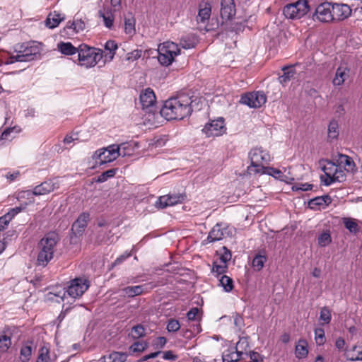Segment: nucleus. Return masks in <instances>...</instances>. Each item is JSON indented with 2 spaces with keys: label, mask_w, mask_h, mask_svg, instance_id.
I'll use <instances>...</instances> for the list:
<instances>
[{
  "label": "nucleus",
  "mask_w": 362,
  "mask_h": 362,
  "mask_svg": "<svg viewBox=\"0 0 362 362\" xmlns=\"http://www.w3.org/2000/svg\"><path fill=\"white\" fill-rule=\"evenodd\" d=\"M191 98L185 94L167 100L160 110L167 120L182 119L192 112Z\"/></svg>",
  "instance_id": "nucleus-1"
},
{
  "label": "nucleus",
  "mask_w": 362,
  "mask_h": 362,
  "mask_svg": "<svg viewBox=\"0 0 362 362\" xmlns=\"http://www.w3.org/2000/svg\"><path fill=\"white\" fill-rule=\"evenodd\" d=\"M59 237L56 233L52 232L46 234L38 243V254L36 265L45 267L54 258Z\"/></svg>",
  "instance_id": "nucleus-2"
},
{
  "label": "nucleus",
  "mask_w": 362,
  "mask_h": 362,
  "mask_svg": "<svg viewBox=\"0 0 362 362\" xmlns=\"http://www.w3.org/2000/svg\"><path fill=\"white\" fill-rule=\"evenodd\" d=\"M103 57V52L100 49L90 47L86 45H81L78 50L79 64L86 68L95 66Z\"/></svg>",
  "instance_id": "nucleus-3"
},
{
  "label": "nucleus",
  "mask_w": 362,
  "mask_h": 362,
  "mask_svg": "<svg viewBox=\"0 0 362 362\" xmlns=\"http://www.w3.org/2000/svg\"><path fill=\"white\" fill-rule=\"evenodd\" d=\"M250 158L251 164L247 167L249 174H257L264 170V164H267L270 161L269 154L260 148L252 149L250 152Z\"/></svg>",
  "instance_id": "nucleus-4"
},
{
  "label": "nucleus",
  "mask_w": 362,
  "mask_h": 362,
  "mask_svg": "<svg viewBox=\"0 0 362 362\" xmlns=\"http://www.w3.org/2000/svg\"><path fill=\"white\" fill-rule=\"evenodd\" d=\"M158 60L159 63L168 66L170 65L174 60V57L180 53L178 45L173 42H165L160 45L158 49Z\"/></svg>",
  "instance_id": "nucleus-5"
},
{
  "label": "nucleus",
  "mask_w": 362,
  "mask_h": 362,
  "mask_svg": "<svg viewBox=\"0 0 362 362\" xmlns=\"http://www.w3.org/2000/svg\"><path fill=\"white\" fill-rule=\"evenodd\" d=\"M90 287V281L84 277H76L69 281L66 293L73 298H78Z\"/></svg>",
  "instance_id": "nucleus-6"
},
{
  "label": "nucleus",
  "mask_w": 362,
  "mask_h": 362,
  "mask_svg": "<svg viewBox=\"0 0 362 362\" xmlns=\"http://www.w3.org/2000/svg\"><path fill=\"white\" fill-rule=\"evenodd\" d=\"M309 11L308 2L306 0H299L295 3L284 6L283 13L287 18H300Z\"/></svg>",
  "instance_id": "nucleus-7"
},
{
  "label": "nucleus",
  "mask_w": 362,
  "mask_h": 362,
  "mask_svg": "<svg viewBox=\"0 0 362 362\" xmlns=\"http://www.w3.org/2000/svg\"><path fill=\"white\" fill-rule=\"evenodd\" d=\"M118 149L116 145H110L107 148L96 151L93 155L96 163L99 165L110 163L118 158Z\"/></svg>",
  "instance_id": "nucleus-8"
},
{
  "label": "nucleus",
  "mask_w": 362,
  "mask_h": 362,
  "mask_svg": "<svg viewBox=\"0 0 362 362\" xmlns=\"http://www.w3.org/2000/svg\"><path fill=\"white\" fill-rule=\"evenodd\" d=\"M267 101L265 94L262 91L247 93L243 95L240 103L246 105L251 108H258Z\"/></svg>",
  "instance_id": "nucleus-9"
},
{
  "label": "nucleus",
  "mask_w": 362,
  "mask_h": 362,
  "mask_svg": "<svg viewBox=\"0 0 362 362\" xmlns=\"http://www.w3.org/2000/svg\"><path fill=\"white\" fill-rule=\"evenodd\" d=\"M233 235V229L223 223H216L210 230L207 238L204 240L206 243H214L221 240L226 236Z\"/></svg>",
  "instance_id": "nucleus-10"
},
{
  "label": "nucleus",
  "mask_w": 362,
  "mask_h": 362,
  "mask_svg": "<svg viewBox=\"0 0 362 362\" xmlns=\"http://www.w3.org/2000/svg\"><path fill=\"white\" fill-rule=\"evenodd\" d=\"M226 128L224 125V120L223 118L212 120L211 122L206 124L202 129V132L207 137L219 136L225 133Z\"/></svg>",
  "instance_id": "nucleus-11"
},
{
  "label": "nucleus",
  "mask_w": 362,
  "mask_h": 362,
  "mask_svg": "<svg viewBox=\"0 0 362 362\" xmlns=\"http://www.w3.org/2000/svg\"><path fill=\"white\" fill-rule=\"evenodd\" d=\"M337 165H335L332 161H327V164L322 168V170L326 176V178L324 180L322 179V177H321L322 182L325 185L329 186L335 182H341V176L337 175Z\"/></svg>",
  "instance_id": "nucleus-12"
},
{
  "label": "nucleus",
  "mask_w": 362,
  "mask_h": 362,
  "mask_svg": "<svg viewBox=\"0 0 362 362\" xmlns=\"http://www.w3.org/2000/svg\"><path fill=\"white\" fill-rule=\"evenodd\" d=\"M59 188V184L58 180L56 178L49 179L35 187L33 191H28V194H32L35 196L45 195Z\"/></svg>",
  "instance_id": "nucleus-13"
},
{
  "label": "nucleus",
  "mask_w": 362,
  "mask_h": 362,
  "mask_svg": "<svg viewBox=\"0 0 362 362\" xmlns=\"http://www.w3.org/2000/svg\"><path fill=\"white\" fill-rule=\"evenodd\" d=\"M90 218V214L88 212H83L81 214L77 219L74 222L71 226V236L72 239L74 237L79 238L83 235L85 229L87 227L88 222Z\"/></svg>",
  "instance_id": "nucleus-14"
},
{
  "label": "nucleus",
  "mask_w": 362,
  "mask_h": 362,
  "mask_svg": "<svg viewBox=\"0 0 362 362\" xmlns=\"http://www.w3.org/2000/svg\"><path fill=\"white\" fill-rule=\"evenodd\" d=\"M139 100L143 110H146L147 112H152L156 102L153 90L150 88H147L141 91Z\"/></svg>",
  "instance_id": "nucleus-15"
},
{
  "label": "nucleus",
  "mask_w": 362,
  "mask_h": 362,
  "mask_svg": "<svg viewBox=\"0 0 362 362\" xmlns=\"http://www.w3.org/2000/svg\"><path fill=\"white\" fill-rule=\"evenodd\" d=\"M332 3L324 2L315 9V16L321 22L329 23L333 21Z\"/></svg>",
  "instance_id": "nucleus-16"
},
{
  "label": "nucleus",
  "mask_w": 362,
  "mask_h": 362,
  "mask_svg": "<svg viewBox=\"0 0 362 362\" xmlns=\"http://www.w3.org/2000/svg\"><path fill=\"white\" fill-rule=\"evenodd\" d=\"M186 197L187 196L185 193L169 194L160 197L157 204H158L160 208L163 209L167 206L180 204L186 199Z\"/></svg>",
  "instance_id": "nucleus-17"
},
{
  "label": "nucleus",
  "mask_w": 362,
  "mask_h": 362,
  "mask_svg": "<svg viewBox=\"0 0 362 362\" xmlns=\"http://www.w3.org/2000/svg\"><path fill=\"white\" fill-rule=\"evenodd\" d=\"M332 11L333 13V21H340L347 18L351 13V9L346 4H332Z\"/></svg>",
  "instance_id": "nucleus-18"
},
{
  "label": "nucleus",
  "mask_w": 362,
  "mask_h": 362,
  "mask_svg": "<svg viewBox=\"0 0 362 362\" xmlns=\"http://www.w3.org/2000/svg\"><path fill=\"white\" fill-rule=\"evenodd\" d=\"M234 0L221 1V17L224 21L231 20L235 15Z\"/></svg>",
  "instance_id": "nucleus-19"
},
{
  "label": "nucleus",
  "mask_w": 362,
  "mask_h": 362,
  "mask_svg": "<svg viewBox=\"0 0 362 362\" xmlns=\"http://www.w3.org/2000/svg\"><path fill=\"white\" fill-rule=\"evenodd\" d=\"M245 341H242L240 340L237 343V346L235 348L229 349L225 351L223 354V362H237L240 361L242 358L243 352L242 351L238 350V347L241 344H243Z\"/></svg>",
  "instance_id": "nucleus-20"
},
{
  "label": "nucleus",
  "mask_w": 362,
  "mask_h": 362,
  "mask_svg": "<svg viewBox=\"0 0 362 362\" xmlns=\"http://www.w3.org/2000/svg\"><path fill=\"white\" fill-rule=\"evenodd\" d=\"M211 13V6L209 2L200 3L197 21L202 23H206L209 19Z\"/></svg>",
  "instance_id": "nucleus-21"
},
{
  "label": "nucleus",
  "mask_w": 362,
  "mask_h": 362,
  "mask_svg": "<svg viewBox=\"0 0 362 362\" xmlns=\"http://www.w3.org/2000/svg\"><path fill=\"white\" fill-rule=\"evenodd\" d=\"M64 20V15L57 11L51 12L47 17L45 25L47 28L53 29L57 28Z\"/></svg>",
  "instance_id": "nucleus-22"
},
{
  "label": "nucleus",
  "mask_w": 362,
  "mask_h": 362,
  "mask_svg": "<svg viewBox=\"0 0 362 362\" xmlns=\"http://www.w3.org/2000/svg\"><path fill=\"white\" fill-rule=\"evenodd\" d=\"M332 202V199L329 195H324L310 199L308 202V206L312 209H317V207L322 206L325 208L328 206Z\"/></svg>",
  "instance_id": "nucleus-23"
},
{
  "label": "nucleus",
  "mask_w": 362,
  "mask_h": 362,
  "mask_svg": "<svg viewBox=\"0 0 362 362\" xmlns=\"http://www.w3.org/2000/svg\"><path fill=\"white\" fill-rule=\"evenodd\" d=\"M127 355L124 353L113 351L108 355L102 356L100 362H126Z\"/></svg>",
  "instance_id": "nucleus-24"
},
{
  "label": "nucleus",
  "mask_w": 362,
  "mask_h": 362,
  "mask_svg": "<svg viewBox=\"0 0 362 362\" xmlns=\"http://www.w3.org/2000/svg\"><path fill=\"white\" fill-rule=\"evenodd\" d=\"M118 46L114 40H108L105 45V51L108 52L105 54H103V62H111L115 54V51L117 49Z\"/></svg>",
  "instance_id": "nucleus-25"
},
{
  "label": "nucleus",
  "mask_w": 362,
  "mask_h": 362,
  "mask_svg": "<svg viewBox=\"0 0 362 362\" xmlns=\"http://www.w3.org/2000/svg\"><path fill=\"white\" fill-rule=\"evenodd\" d=\"M348 73L349 70L346 69V67H338L336 70L335 76L332 80L333 85L336 86L342 85L349 76Z\"/></svg>",
  "instance_id": "nucleus-26"
},
{
  "label": "nucleus",
  "mask_w": 362,
  "mask_h": 362,
  "mask_svg": "<svg viewBox=\"0 0 362 362\" xmlns=\"http://www.w3.org/2000/svg\"><path fill=\"white\" fill-rule=\"evenodd\" d=\"M300 167H289L288 168H285L284 170V178L283 181L286 183H291L295 180H298L300 177L296 175V171L300 170Z\"/></svg>",
  "instance_id": "nucleus-27"
},
{
  "label": "nucleus",
  "mask_w": 362,
  "mask_h": 362,
  "mask_svg": "<svg viewBox=\"0 0 362 362\" xmlns=\"http://www.w3.org/2000/svg\"><path fill=\"white\" fill-rule=\"evenodd\" d=\"M296 356L298 358H304L308 354V343L305 339H299L295 349Z\"/></svg>",
  "instance_id": "nucleus-28"
},
{
  "label": "nucleus",
  "mask_w": 362,
  "mask_h": 362,
  "mask_svg": "<svg viewBox=\"0 0 362 362\" xmlns=\"http://www.w3.org/2000/svg\"><path fill=\"white\" fill-rule=\"evenodd\" d=\"M122 292L124 296L133 298L134 296L141 295L144 293V286H127L122 289Z\"/></svg>",
  "instance_id": "nucleus-29"
},
{
  "label": "nucleus",
  "mask_w": 362,
  "mask_h": 362,
  "mask_svg": "<svg viewBox=\"0 0 362 362\" xmlns=\"http://www.w3.org/2000/svg\"><path fill=\"white\" fill-rule=\"evenodd\" d=\"M23 55L25 62H30L40 56V52L37 47H26L23 51L21 52Z\"/></svg>",
  "instance_id": "nucleus-30"
},
{
  "label": "nucleus",
  "mask_w": 362,
  "mask_h": 362,
  "mask_svg": "<svg viewBox=\"0 0 362 362\" xmlns=\"http://www.w3.org/2000/svg\"><path fill=\"white\" fill-rule=\"evenodd\" d=\"M58 49L65 55H73L78 53V47H75L71 42H59L57 45Z\"/></svg>",
  "instance_id": "nucleus-31"
},
{
  "label": "nucleus",
  "mask_w": 362,
  "mask_h": 362,
  "mask_svg": "<svg viewBox=\"0 0 362 362\" xmlns=\"http://www.w3.org/2000/svg\"><path fill=\"white\" fill-rule=\"evenodd\" d=\"M284 74L279 77L280 83L285 84L291 81L294 76L296 71L293 69V66H284L282 68Z\"/></svg>",
  "instance_id": "nucleus-32"
},
{
  "label": "nucleus",
  "mask_w": 362,
  "mask_h": 362,
  "mask_svg": "<svg viewBox=\"0 0 362 362\" xmlns=\"http://www.w3.org/2000/svg\"><path fill=\"white\" fill-rule=\"evenodd\" d=\"M116 148L118 149L119 156H129L134 152L132 144L130 143H122L120 145H116Z\"/></svg>",
  "instance_id": "nucleus-33"
},
{
  "label": "nucleus",
  "mask_w": 362,
  "mask_h": 362,
  "mask_svg": "<svg viewBox=\"0 0 362 362\" xmlns=\"http://www.w3.org/2000/svg\"><path fill=\"white\" fill-rule=\"evenodd\" d=\"M219 285L223 287V289L226 292H230L234 287L233 280L232 278L222 275L219 279Z\"/></svg>",
  "instance_id": "nucleus-34"
},
{
  "label": "nucleus",
  "mask_w": 362,
  "mask_h": 362,
  "mask_svg": "<svg viewBox=\"0 0 362 362\" xmlns=\"http://www.w3.org/2000/svg\"><path fill=\"white\" fill-rule=\"evenodd\" d=\"M135 23L136 20L134 16L132 15L128 17L125 18L124 19V31L127 34L133 35L136 33L135 30Z\"/></svg>",
  "instance_id": "nucleus-35"
},
{
  "label": "nucleus",
  "mask_w": 362,
  "mask_h": 362,
  "mask_svg": "<svg viewBox=\"0 0 362 362\" xmlns=\"http://www.w3.org/2000/svg\"><path fill=\"white\" fill-rule=\"evenodd\" d=\"M342 222L345 228L353 233H357L359 232V226L358 223L351 218H343Z\"/></svg>",
  "instance_id": "nucleus-36"
},
{
  "label": "nucleus",
  "mask_w": 362,
  "mask_h": 362,
  "mask_svg": "<svg viewBox=\"0 0 362 362\" xmlns=\"http://www.w3.org/2000/svg\"><path fill=\"white\" fill-rule=\"evenodd\" d=\"M260 174H267L269 175H271L275 178L279 179L280 180L283 181L284 178V171H281L280 170L271 168V167H264V170H262L260 173Z\"/></svg>",
  "instance_id": "nucleus-37"
},
{
  "label": "nucleus",
  "mask_w": 362,
  "mask_h": 362,
  "mask_svg": "<svg viewBox=\"0 0 362 362\" xmlns=\"http://www.w3.org/2000/svg\"><path fill=\"white\" fill-rule=\"evenodd\" d=\"M148 347V344L144 341H138L132 344L129 348V353H141L146 350Z\"/></svg>",
  "instance_id": "nucleus-38"
},
{
  "label": "nucleus",
  "mask_w": 362,
  "mask_h": 362,
  "mask_svg": "<svg viewBox=\"0 0 362 362\" xmlns=\"http://www.w3.org/2000/svg\"><path fill=\"white\" fill-rule=\"evenodd\" d=\"M339 124L338 122L333 119L328 126V138L329 139H337L339 135Z\"/></svg>",
  "instance_id": "nucleus-39"
},
{
  "label": "nucleus",
  "mask_w": 362,
  "mask_h": 362,
  "mask_svg": "<svg viewBox=\"0 0 362 362\" xmlns=\"http://www.w3.org/2000/svg\"><path fill=\"white\" fill-rule=\"evenodd\" d=\"M32 355V347L29 345H24L20 350V360L21 362H28Z\"/></svg>",
  "instance_id": "nucleus-40"
},
{
  "label": "nucleus",
  "mask_w": 362,
  "mask_h": 362,
  "mask_svg": "<svg viewBox=\"0 0 362 362\" xmlns=\"http://www.w3.org/2000/svg\"><path fill=\"white\" fill-rule=\"evenodd\" d=\"M36 362H51L49 350L47 347L44 346L40 349Z\"/></svg>",
  "instance_id": "nucleus-41"
},
{
  "label": "nucleus",
  "mask_w": 362,
  "mask_h": 362,
  "mask_svg": "<svg viewBox=\"0 0 362 362\" xmlns=\"http://www.w3.org/2000/svg\"><path fill=\"white\" fill-rule=\"evenodd\" d=\"M117 173L116 168H112L102 173L95 180L96 182L102 183L107 180L108 178L113 177Z\"/></svg>",
  "instance_id": "nucleus-42"
},
{
  "label": "nucleus",
  "mask_w": 362,
  "mask_h": 362,
  "mask_svg": "<svg viewBox=\"0 0 362 362\" xmlns=\"http://www.w3.org/2000/svg\"><path fill=\"white\" fill-rule=\"evenodd\" d=\"M146 334L145 329L141 325H137L132 328L130 335L134 339H139Z\"/></svg>",
  "instance_id": "nucleus-43"
},
{
  "label": "nucleus",
  "mask_w": 362,
  "mask_h": 362,
  "mask_svg": "<svg viewBox=\"0 0 362 362\" xmlns=\"http://www.w3.org/2000/svg\"><path fill=\"white\" fill-rule=\"evenodd\" d=\"M338 162L339 163V165H343L344 166H348L351 170L355 167V163L352 158L346 155L340 154L339 156Z\"/></svg>",
  "instance_id": "nucleus-44"
},
{
  "label": "nucleus",
  "mask_w": 362,
  "mask_h": 362,
  "mask_svg": "<svg viewBox=\"0 0 362 362\" xmlns=\"http://www.w3.org/2000/svg\"><path fill=\"white\" fill-rule=\"evenodd\" d=\"M11 346V339L7 335L0 336V351L6 352Z\"/></svg>",
  "instance_id": "nucleus-45"
},
{
  "label": "nucleus",
  "mask_w": 362,
  "mask_h": 362,
  "mask_svg": "<svg viewBox=\"0 0 362 362\" xmlns=\"http://www.w3.org/2000/svg\"><path fill=\"white\" fill-rule=\"evenodd\" d=\"M266 261L267 257L264 255H257L252 260V266L257 271H259L264 267V264Z\"/></svg>",
  "instance_id": "nucleus-46"
},
{
  "label": "nucleus",
  "mask_w": 362,
  "mask_h": 362,
  "mask_svg": "<svg viewBox=\"0 0 362 362\" xmlns=\"http://www.w3.org/2000/svg\"><path fill=\"white\" fill-rule=\"evenodd\" d=\"M331 319L332 315L329 308L326 306L322 308L320 313V320L323 321L325 324H329Z\"/></svg>",
  "instance_id": "nucleus-47"
},
{
  "label": "nucleus",
  "mask_w": 362,
  "mask_h": 362,
  "mask_svg": "<svg viewBox=\"0 0 362 362\" xmlns=\"http://www.w3.org/2000/svg\"><path fill=\"white\" fill-rule=\"evenodd\" d=\"M315 339L318 346L323 345L325 343V331L322 328L315 329Z\"/></svg>",
  "instance_id": "nucleus-48"
},
{
  "label": "nucleus",
  "mask_w": 362,
  "mask_h": 362,
  "mask_svg": "<svg viewBox=\"0 0 362 362\" xmlns=\"http://www.w3.org/2000/svg\"><path fill=\"white\" fill-rule=\"evenodd\" d=\"M99 16L103 18L106 28L110 29L113 26L114 16L112 13L106 15L102 11H99Z\"/></svg>",
  "instance_id": "nucleus-49"
},
{
  "label": "nucleus",
  "mask_w": 362,
  "mask_h": 362,
  "mask_svg": "<svg viewBox=\"0 0 362 362\" xmlns=\"http://www.w3.org/2000/svg\"><path fill=\"white\" fill-rule=\"evenodd\" d=\"M228 269V267L226 264L223 265L216 264V263H214L211 272L214 274H216V277H218L220 275H224V274L226 272Z\"/></svg>",
  "instance_id": "nucleus-50"
},
{
  "label": "nucleus",
  "mask_w": 362,
  "mask_h": 362,
  "mask_svg": "<svg viewBox=\"0 0 362 362\" xmlns=\"http://www.w3.org/2000/svg\"><path fill=\"white\" fill-rule=\"evenodd\" d=\"M180 325L178 320L170 319L167 324V330L170 332H175L179 330Z\"/></svg>",
  "instance_id": "nucleus-51"
},
{
  "label": "nucleus",
  "mask_w": 362,
  "mask_h": 362,
  "mask_svg": "<svg viewBox=\"0 0 362 362\" xmlns=\"http://www.w3.org/2000/svg\"><path fill=\"white\" fill-rule=\"evenodd\" d=\"M331 242V236L329 233H322L318 238V244L321 247H325Z\"/></svg>",
  "instance_id": "nucleus-52"
},
{
  "label": "nucleus",
  "mask_w": 362,
  "mask_h": 362,
  "mask_svg": "<svg viewBox=\"0 0 362 362\" xmlns=\"http://www.w3.org/2000/svg\"><path fill=\"white\" fill-rule=\"evenodd\" d=\"M72 25H75L74 32L79 33L84 30L86 25L83 21L81 19H76L72 21Z\"/></svg>",
  "instance_id": "nucleus-53"
},
{
  "label": "nucleus",
  "mask_w": 362,
  "mask_h": 362,
  "mask_svg": "<svg viewBox=\"0 0 362 362\" xmlns=\"http://www.w3.org/2000/svg\"><path fill=\"white\" fill-rule=\"evenodd\" d=\"M167 343V339L164 337H158L154 341L153 345L156 349H163Z\"/></svg>",
  "instance_id": "nucleus-54"
},
{
  "label": "nucleus",
  "mask_w": 362,
  "mask_h": 362,
  "mask_svg": "<svg viewBox=\"0 0 362 362\" xmlns=\"http://www.w3.org/2000/svg\"><path fill=\"white\" fill-rule=\"evenodd\" d=\"M10 215H7L6 214L0 217V231L6 229L10 221L12 220Z\"/></svg>",
  "instance_id": "nucleus-55"
},
{
  "label": "nucleus",
  "mask_w": 362,
  "mask_h": 362,
  "mask_svg": "<svg viewBox=\"0 0 362 362\" xmlns=\"http://www.w3.org/2000/svg\"><path fill=\"white\" fill-rule=\"evenodd\" d=\"M313 185L308 183H299L294 185L292 189L293 191H308L312 189Z\"/></svg>",
  "instance_id": "nucleus-56"
},
{
  "label": "nucleus",
  "mask_w": 362,
  "mask_h": 362,
  "mask_svg": "<svg viewBox=\"0 0 362 362\" xmlns=\"http://www.w3.org/2000/svg\"><path fill=\"white\" fill-rule=\"evenodd\" d=\"M199 310L198 308H192L190 309L187 313V317L189 320L191 321H195L198 319V314H199Z\"/></svg>",
  "instance_id": "nucleus-57"
},
{
  "label": "nucleus",
  "mask_w": 362,
  "mask_h": 362,
  "mask_svg": "<svg viewBox=\"0 0 362 362\" xmlns=\"http://www.w3.org/2000/svg\"><path fill=\"white\" fill-rule=\"evenodd\" d=\"M249 356H250V358L251 360V362H260V361H263L264 358V357L263 356H262L259 353L255 352L254 351H250L249 353Z\"/></svg>",
  "instance_id": "nucleus-58"
},
{
  "label": "nucleus",
  "mask_w": 362,
  "mask_h": 362,
  "mask_svg": "<svg viewBox=\"0 0 362 362\" xmlns=\"http://www.w3.org/2000/svg\"><path fill=\"white\" fill-rule=\"evenodd\" d=\"M142 51L139 49L134 50L131 52H129L127 55V58L128 60H136L141 57Z\"/></svg>",
  "instance_id": "nucleus-59"
},
{
  "label": "nucleus",
  "mask_w": 362,
  "mask_h": 362,
  "mask_svg": "<svg viewBox=\"0 0 362 362\" xmlns=\"http://www.w3.org/2000/svg\"><path fill=\"white\" fill-rule=\"evenodd\" d=\"M223 250H224V252L221 255L220 259L223 264H226L231 259V253L225 246L223 247Z\"/></svg>",
  "instance_id": "nucleus-60"
},
{
  "label": "nucleus",
  "mask_w": 362,
  "mask_h": 362,
  "mask_svg": "<svg viewBox=\"0 0 362 362\" xmlns=\"http://www.w3.org/2000/svg\"><path fill=\"white\" fill-rule=\"evenodd\" d=\"M163 358L169 361H175L178 358V356L175 354L173 351H166L163 353Z\"/></svg>",
  "instance_id": "nucleus-61"
},
{
  "label": "nucleus",
  "mask_w": 362,
  "mask_h": 362,
  "mask_svg": "<svg viewBox=\"0 0 362 362\" xmlns=\"http://www.w3.org/2000/svg\"><path fill=\"white\" fill-rule=\"evenodd\" d=\"M358 351H362V350H358L357 346H354L351 349L346 350V354H345L346 359L348 361H353L351 359V357L349 356H350L349 354H351L354 355V356H357Z\"/></svg>",
  "instance_id": "nucleus-62"
},
{
  "label": "nucleus",
  "mask_w": 362,
  "mask_h": 362,
  "mask_svg": "<svg viewBox=\"0 0 362 362\" xmlns=\"http://www.w3.org/2000/svg\"><path fill=\"white\" fill-rule=\"evenodd\" d=\"M16 62H25L23 54H21V51L19 52L16 55L11 56L10 57L11 64Z\"/></svg>",
  "instance_id": "nucleus-63"
},
{
  "label": "nucleus",
  "mask_w": 362,
  "mask_h": 362,
  "mask_svg": "<svg viewBox=\"0 0 362 362\" xmlns=\"http://www.w3.org/2000/svg\"><path fill=\"white\" fill-rule=\"evenodd\" d=\"M344 102H341L336 105L335 113L338 116H341L345 113V110H344Z\"/></svg>",
  "instance_id": "nucleus-64"
}]
</instances>
